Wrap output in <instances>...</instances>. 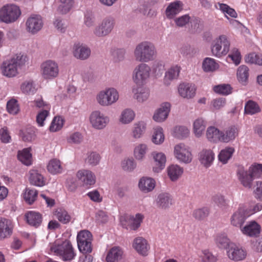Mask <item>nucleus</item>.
I'll return each mask as SVG.
<instances>
[{"mask_svg":"<svg viewBox=\"0 0 262 262\" xmlns=\"http://www.w3.org/2000/svg\"><path fill=\"white\" fill-rule=\"evenodd\" d=\"M25 62V57L20 54L4 61L1 66L3 75L9 78L16 76L18 74V69L24 66Z\"/></svg>","mask_w":262,"mask_h":262,"instance_id":"1","label":"nucleus"},{"mask_svg":"<svg viewBox=\"0 0 262 262\" xmlns=\"http://www.w3.org/2000/svg\"><path fill=\"white\" fill-rule=\"evenodd\" d=\"M156 50L151 42L144 41L139 43L134 50V56L136 61L147 62L153 60L156 56Z\"/></svg>","mask_w":262,"mask_h":262,"instance_id":"2","label":"nucleus"},{"mask_svg":"<svg viewBox=\"0 0 262 262\" xmlns=\"http://www.w3.org/2000/svg\"><path fill=\"white\" fill-rule=\"evenodd\" d=\"M50 250L56 255L61 256L64 261L72 260L75 256L72 244L68 240H66L61 244L52 246Z\"/></svg>","mask_w":262,"mask_h":262,"instance_id":"3","label":"nucleus"},{"mask_svg":"<svg viewBox=\"0 0 262 262\" xmlns=\"http://www.w3.org/2000/svg\"><path fill=\"white\" fill-rule=\"evenodd\" d=\"M20 14L18 7L14 5H6L0 9V21L7 24L13 23Z\"/></svg>","mask_w":262,"mask_h":262,"instance_id":"4","label":"nucleus"},{"mask_svg":"<svg viewBox=\"0 0 262 262\" xmlns=\"http://www.w3.org/2000/svg\"><path fill=\"white\" fill-rule=\"evenodd\" d=\"M230 43L227 37L224 35H220L213 41L211 47V52L213 55L220 57L225 55L229 50Z\"/></svg>","mask_w":262,"mask_h":262,"instance_id":"5","label":"nucleus"},{"mask_svg":"<svg viewBox=\"0 0 262 262\" xmlns=\"http://www.w3.org/2000/svg\"><path fill=\"white\" fill-rule=\"evenodd\" d=\"M115 25V21L114 18L110 16L106 17L95 28L93 33L98 37H105L111 33Z\"/></svg>","mask_w":262,"mask_h":262,"instance_id":"6","label":"nucleus"},{"mask_svg":"<svg viewBox=\"0 0 262 262\" xmlns=\"http://www.w3.org/2000/svg\"><path fill=\"white\" fill-rule=\"evenodd\" d=\"M118 98V93L114 88L101 91L97 96L98 102L102 106L110 105L116 102Z\"/></svg>","mask_w":262,"mask_h":262,"instance_id":"7","label":"nucleus"},{"mask_svg":"<svg viewBox=\"0 0 262 262\" xmlns=\"http://www.w3.org/2000/svg\"><path fill=\"white\" fill-rule=\"evenodd\" d=\"M41 74L45 79H50L57 77L59 73L58 64L52 60H47L41 65Z\"/></svg>","mask_w":262,"mask_h":262,"instance_id":"8","label":"nucleus"},{"mask_svg":"<svg viewBox=\"0 0 262 262\" xmlns=\"http://www.w3.org/2000/svg\"><path fill=\"white\" fill-rule=\"evenodd\" d=\"M150 67L145 63H140L134 70L133 79L136 84L141 85L149 77Z\"/></svg>","mask_w":262,"mask_h":262,"instance_id":"9","label":"nucleus"},{"mask_svg":"<svg viewBox=\"0 0 262 262\" xmlns=\"http://www.w3.org/2000/svg\"><path fill=\"white\" fill-rule=\"evenodd\" d=\"M142 220L143 216L140 214H137L135 217L130 215L122 216L120 222L123 228L135 231L140 227Z\"/></svg>","mask_w":262,"mask_h":262,"instance_id":"10","label":"nucleus"},{"mask_svg":"<svg viewBox=\"0 0 262 262\" xmlns=\"http://www.w3.org/2000/svg\"><path fill=\"white\" fill-rule=\"evenodd\" d=\"M27 31L34 34L40 31L43 26L42 18L38 15H32L26 22Z\"/></svg>","mask_w":262,"mask_h":262,"instance_id":"11","label":"nucleus"},{"mask_svg":"<svg viewBox=\"0 0 262 262\" xmlns=\"http://www.w3.org/2000/svg\"><path fill=\"white\" fill-rule=\"evenodd\" d=\"M250 214L246 208L239 207L232 215L230 222L232 225L234 227L242 228L247 218Z\"/></svg>","mask_w":262,"mask_h":262,"instance_id":"12","label":"nucleus"},{"mask_svg":"<svg viewBox=\"0 0 262 262\" xmlns=\"http://www.w3.org/2000/svg\"><path fill=\"white\" fill-rule=\"evenodd\" d=\"M174 153L176 158L182 162L189 163L192 160V155L184 144L180 143L176 145Z\"/></svg>","mask_w":262,"mask_h":262,"instance_id":"13","label":"nucleus"},{"mask_svg":"<svg viewBox=\"0 0 262 262\" xmlns=\"http://www.w3.org/2000/svg\"><path fill=\"white\" fill-rule=\"evenodd\" d=\"M90 120L92 126L99 129L104 128L108 121V118L99 111L93 112L90 117Z\"/></svg>","mask_w":262,"mask_h":262,"instance_id":"14","label":"nucleus"},{"mask_svg":"<svg viewBox=\"0 0 262 262\" xmlns=\"http://www.w3.org/2000/svg\"><path fill=\"white\" fill-rule=\"evenodd\" d=\"M133 247L139 254L143 256L147 255L150 248L147 241L143 237L135 238L133 241Z\"/></svg>","mask_w":262,"mask_h":262,"instance_id":"15","label":"nucleus"},{"mask_svg":"<svg viewBox=\"0 0 262 262\" xmlns=\"http://www.w3.org/2000/svg\"><path fill=\"white\" fill-rule=\"evenodd\" d=\"M170 110V104L168 102L162 103L154 113L153 119L157 122H162L167 118Z\"/></svg>","mask_w":262,"mask_h":262,"instance_id":"16","label":"nucleus"},{"mask_svg":"<svg viewBox=\"0 0 262 262\" xmlns=\"http://www.w3.org/2000/svg\"><path fill=\"white\" fill-rule=\"evenodd\" d=\"M157 207L162 210L168 209L172 204V197L168 193H160L156 200Z\"/></svg>","mask_w":262,"mask_h":262,"instance_id":"17","label":"nucleus"},{"mask_svg":"<svg viewBox=\"0 0 262 262\" xmlns=\"http://www.w3.org/2000/svg\"><path fill=\"white\" fill-rule=\"evenodd\" d=\"M227 252L229 258L234 261L242 260L246 256V252L234 243L231 244L230 248L227 251Z\"/></svg>","mask_w":262,"mask_h":262,"instance_id":"18","label":"nucleus"},{"mask_svg":"<svg viewBox=\"0 0 262 262\" xmlns=\"http://www.w3.org/2000/svg\"><path fill=\"white\" fill-rule=\"evenodd\" d=\"M237 173L238 179L243 186L248 189L251 188L254 179L249 171L245 170L243 167H239Z\"/></svg>","mask_w":262,"mask_h":262,"instance_id":"19","label":"nucleus"},{"mask_svg":"<svg viewBox=\"0 0 262 262\" xmlns=\"http://www.w3.org/2000/svg\"><path fill=\"white\" fill-rule=\"evenodd\" d=\"M73 54L77 59L84 60L90 56L91 50L88 47L78 43L74 46Z\"/></svg>","mask_w":262,"mask_h":262,"instance_id":"20","label":"nucleus"},{"mask_svg":"<svg viewBox=\"0 0 262 262\" xmlns=\"http://www.w3.org/2000/svg\"><path fill=\"white\" fill-rule=\"evenodd\" d=\"M155 162L152 170L155 172L158 173L165 167L166 158L165 155L162 152H155L152 154Z\"/></svg>","mask_w":262,"mask_h":262,"instance_id":"21","label":"nucleus"},{"mask_svg":"<svg viewBox=\"0 0 262 262\" xmlns=\"http://www.w3.org/2000/svg\"><path fill=\"white\" fill-rule=\"evenodd\" d=\"M12 233L11 221L3 217H0V239L9 237Z\"/></svg>","mask_w":262,"mask_h":262,"instance_id":"22","label":"nucleus"},{"mask_svg":"<svg viewBox=\"0 0 262 262\" xmlns=\"http://www.w3.org/2000/svg\"><path fill=\"white\" fill-rule=\"evenodd\" d=\"M178 91L182 97L190 99L194 96L196 89L194 85L191 84L181 83L179 85Z\"/></svg>","mask_w":262,"mask_h":262,"instance_id":"23","label":"nucleus"},{"mask_svg":"<svg viewBox=\"0 0 262 262\" xmlns=\"http://www.w3.org/2000/svg\"><path fill=\"white\" fill-rule=\"evenodd\" d=\"M199 155L200 162L206 167L210 166L214 159V154L210 149H203Z\"/></svg>","mask_w":262,"mask_h":262,"instance_id":"24","label":"nucleus"},{"mask_svg":"<svg viewBox=\"0 0 262 262\" xmlns=\"http://www.w3.org/2000/svg\"><path fill=\"white\" fill-rule=\"evenodd\" d=\"M27 223L35 227L39 226L42 223V215L39 212L30 211L25 214Z\"/></svg>","mask_w":262,"mask_h":262,"instance_id":"25","label":"nucleus"},{"mask_svg":"<svg viewBox=\"0 0 262 262\" xmlns=\"http://www.w3.org/2000/svg\"><path fill=\"white\" fill-rule=\"evenodd\" d=\"M183 4L180 1L170 3L166 8L165 13L167 17L172 18L183 10Z\"/></svg>","mask_w":262,"mask_h":262,"instance_id":"26","label":"nucleus"},{"mask_svg":"<svg viewBox=\"0 0 262 262\" xmlns=\"http://www.w3.org/2000/svg\"><path fill=\"white\" fill-rule=\"evenodd\" d=\"M77 177L86 185H93L96 181L95 176L92 172L88 170L84 169L78 171Z\"/></svg>","mask_w":262,"mask_h":262,"instance_id":"27","label":"nucleus"},{"mask_svg":"<svg viewBox=\"0 0 262 262\" xmlns=\"http://www.w3.org/2000/svg\"><path fill=\"white\" fill-rule=\"evenodd\" d=\"M221 141L228 143L235 139L238 134L237 128L232 126L228 127L225 132H222Z\"/></svg>","mask_w":262,"mask_h":262,"instance_id":"28","label":"nucleus"},{"mask_svg":"<svg viewBox=\"0 0 262 262\" xmlns=\"http://www.w3.org/2000/svg\"><path fill=\"white\" fill-rule=\"evenodd\" d=\"M123 251L117 247L112 248L108 251L106 260L107 262H119L122 258Z\"/></svg>","mask_w":262,"mask_h":262,"instance_id":"29","label":"nucleus"},{"mask_svg":"<svg viewBox=\"0 0 262 262\" xmlns=\"http://www.w3.org/2000/svg\"><path fill=\"white\" fill-rule=\"evenodd\" d=\"M155 187V182L154 179L149 178H142L139 181V187L140 190L147 193L152 191Z\"/></svg>","mask_w":262,"mask_h":262,"instance_id":"30","label":"nucleus"},{"mask_svg":"<svg viewBox=\"0 0 262 262\" xmlns=\"http://www.w3.org/2000/svg\"><path fill=\"white\" fill-rule=\"evenodd\" d=\"M222 132L214 126L209 127L206 131V137L211 142L216 143L221 141Z\"/></svg>","mask_w":262,"mask_h":262,"instance_id":"31","label":"nucleus"},{"mask_svg":"<svg viewBox=\"0 0 262 262\" xmlns=\"http://www.w3.org/2000/svg\"><path fill=\"white\" fill-rule=\"evenodd\" d=\"M242 231L244 234L250 236H256L260 233V226L256 222L252 221L246 225Z\"/></svg>","mask_w":262,"mask_h":262,"instance_id":"32","label":"nucleus"},{"mask_svg":"<svg viewBox=\"0 0 262 262\" xmlns=\"http://www.w3.org/2000/svg\"><path fill=\"white\" fill-rule=\"evenodd\" d=\"M29 181L32 185L38 187L43 186L45 184L43 176L35 170L30 171Z\"/></svg>","mask_w":262,"mask_h":262,"instance_id":"33","label":"nucleus"},{"mask_svg":"<svg viewBox=\"0 0 262 262\" xmlns=\"http://www.w3.org/2000/svg\"><path fill=\"white\" fill-rule=\"evenodd\" d=\"M216 246L220 249L228 250L230 245L233 243L230 242V239L225 234H220L216 235L215 238Z\"/></svg>","mask_w":262,"mask_h":262,"instance_id":"34","label":"nucleus"},{"mask_svg":"<svg viewBox=\"0 0 262 262\" xmlns=\"http://www.w3.org/2000/svg\"><path fill=\"white\" fill-rule=\"evenodd\" d=\"M183 172V168L178 165H171L167 169L168 175L172 181L177 180Z\"/></svg>","mask_w":262,"mask_h":262,"instance_id":"35","label":"nucleus"},{"mask_svg":"<svg viewBox=\"0 0 262 262\" xmlns=\"http://www.w3.org/2000/svg\"><path fill=\"white\" fill-rule=\"evenodd\" d=\"M60 4L57 11L60 14H66L72 9L74 3V0H59Z\"/></svg>","mask_w":262,"mask_h":262,"instance_id":"36","label":"nucleus"},{"mask_svg":"<svg viewBox=\"0 0 262 262\" xmlns=\"http://www.w3.org/2000/svg\"><path fill=\"white\" fill-rule=\"evenodd\" d=\"M202 67L204 71L210 72L216 70L219 68V65L214 59L207 57L203 62Z\"/></svg>","mask_w":262,"mask_h":262,"instance_id":"37","label":"nucleus"},{"mask_svg":"<svg viewBox=\"0 0 262 262\" xmlns=\"http://www.w3.org/2000/svg\"><path fill=\"white\" fill-rule=\"evenodd\" d=\"M47 169L49 172L53 174L61 173L62 170L60 161L56 159H53L50 161L47 166Z\"/></svg>","mask_w":262,"mask_h":262,"instance_id":"38","label":"nucleus"},{"mask_svg":"<svg viewBox=\"0 0 262 262\" xmlns=\"http://www.w3.org/2000/svg\"><path fill=\"white\" fill-rule=\"evenodd\" d=\"M206 126V122L203 118L196 119L193 123V131L195 136L200 137L205 130Z\"/></svg>","mask_w":262,"mask_h":262,"instance_id":"39","label":"nucleus"},{"mask_svg":"<svg viewBox=\"0 0 262 262\" xmlns=\"http://www.w3.org/2000/svg\"><path fill=\"white\" fill-rule=\"evenodd\" d=\"M17 158L20 161L26 165H31L32 155L30 154V148H25L21 151H19Z\"/></svg>","mask_w":262,"mask_h":262,"instance_id":"40","label":"nucleus"},{"mask_svg":"<svg viewBox=\"0 0 262 262\" xmlns=\"http://www.w3.org/2000/svg\"><path fill=\"white\" fill-rule=\"evenodd\" d=\"M234 151V149L233 147H228L225 148L220 151L218 156L219 160L223 164H226L231 158Z\"/></svg>","mask_w":262,"mask_h":262,"instance_id":"41","label":"nucleus"},{"mask_svg":"<svg viewBox=\"0 0 262 262\" xmlns=\"http://www.w3.org/2000/svg\"><path fill=\"white\" fill-rule=\"evenodd\" d=\"M211 199L219 208L224 209L229 206L227 200L224 195L221 193L214 194L212 196Z\"/></svg>","mask_w":262,"mask_h":262,"instance_id":"42","label":"nucleus"},{"mask_svg":"<svg viewBox=\"0 0 262 262\" xmlns=\"http://www.w3.org/2000/svg\"><path fill=\"white\" fill-rule=\"evenodd\" d=\"M148 148L146 144H140L134 149V156L136 160L142 161L147 151Z\"/></svg>","mask_w":262,"mask_h":262,"instance_id":"43","label":"nucleus"},{"mask_svg":"<svg viewBox=\"0 0 262 262\" xmlns=\"http://www.w3.org/2000/svg\"><path fill=\"white\" fill-rule=\"evenodd\" d=\"M249 69L245 66L242 65L238 67L237 71V76L238 81L242 83H245L249 76Z\"/></svg>","mask_w":262,"mask_h":262,"instance_id":"44","label":"nucleus"},{"mask_svg":"<svg viewBox=\"0 0 262 262\" xmlns=\"http://www.w3.org/2000/svg\"><path fill=\"white\" fill-rule=\"evenodd\" d=\"M260 109L258 105L252 100H249L245 106V113L246 114L253 115L259 113Z\"/></svg>","mask_w":262,"mask_h":262,"instance_id":"45","label":"nucleus"},{"mask_svg":"<svg viewBox=\"0 0 262 262\" xmlns=\"http://www.w3.org/2000/svg\"><path fill=\"white\" fill-rule=\"evenodd\" d=\"M56 217L62 224H67L71 221V217L64 209L60 208L55 212Z\"/></svg>","mask_w":262,"mask_h":262,"instance_id":"46","label":"nucleus"},{"mask_svg":"<svg viewBox=\"0 0 262 262\" xmlns=\"http://www.w3.org/2000/svg\"><path fill=\"white\" fill-rule=\"evenodd\" d=\"M135 116L133 111L127 108L122 112L120 120L123 124H127L134 120Z\"/></svg>","mask_w":262,"mask_h":262,"instance_id":"47","label":"nucleus"},{"mask_svg":"<svg viewBox=\"0 0 262 262\" xmlns=\"http://www.w3.org/2000/svg\"><path fill=\"white\" fill-rule=\"evenodd\" d=\"M245 61L247 63L251 64H257L259 66L262 65V55L251 53L247 55L245 57Z\"/></svg>","mask_w":262,"mask_h":262,"instance_id":"48","label":"nucleus"},{"mask_svg":"<svg viewBox=\"0 0 262 262\" xmlns=\"http://www.w3.org/2000/svg\"><path fill=\"white\" fill-rule=\"evenodd\" d=\"M180 68L178 66L171 67L165 73L164 81L166 82L167 80L171 81L177 79L179 75Z\"/></svg>","mask_w":262,"mask_h":262,"instance_id":"49","label":"nucleus"},{"mask_svg":"<svg viewBox=\"0 0 262 262\" xmlns=\"http://www.w3.org/2000/svg\"><path fill=\"white\" fill-rule=\"evenodd\" d=\"M149 96V91L147 89L139 88L135 93L134 98L138 102H143L147 100Z\"/></svg>","mask_w":262,"mask_h":262,"instance_id":"50","label":"nucleus"},{"mask_svg":"<svg viewBox=\"0 0 262 262\" xmlns=\"http://www.w3.org/2000/svg\"><path fill=\"white\" fill-rule=\"evenodd\" d=\"M164 141V135L163 129L161 127H157L155 129L152 137V141L156 144H160Z\"/></svg>","mask_w":262,"mask_h":262,"instance_id":"51","label":"nucleus"},{"mask_svg":"<svg viewBox=\"0 0 262 262\" xmlns=\"http://www.w3.org/2000/svg\"><path fill=\"white\" fill-rule=\"evenodd\" d=\"M146 125L144 122H139L134 125L133 129V136L135 138H139L145 132Z\"/></svg>","mask_w":262,"mask_h":262,"instance_id":"52","label":"nucleus"},{"mask_svg":"<svg viewBox=\"0 0 262 262\" xmlns=\"http://www.w3.org/2000/svg\"><path fill=\"white\" fill-rule=\"evenodd\" d=\"M38 194V192L36 190L26 189V191L24 194V198L26 202L29 204H32L36 200Z\"/></svg>","mask_w":262,"mask_h":262,"instance_id":"53","label":"nucleus"},{"mask_svg":"<svg viewBox=\"0 0 262 262\" xmlns=\"http://www.w3.org/2000/svg\"><path fill=\"white\" fill-rule=\"evenodd\" d=\"M209 213V209L207 207H203L194 210L193 211L192 215L197 220H204Z\"/></svg>","mask_w":262,"mask_h":262,"instance_id":"54","label":"nucleus"},{"mask_svg":"<svg viewBox=\"0 0 262 262\" xmlns=\"http://www.w3.org/2000/svg\"><path fill=\"white\" fill-rule=\"evenodd\" d=\"M215 92L223 95H227L231 93L232 88L230 84H223L218 85H215L213 88Z\"/></svg>","mask_w":262,"mask_h":262,"instance_id":"55","label":"nucleus"},{"mask_svg":"<svg viewBox=\"0 0 262 262\" xmlns=\"http://www.w3.org/2000/svg\"><path fill=\"white\" fill-rule=\"evenodd\" d=\"M63 120L60 117H55L50 126V130L55 132L60 130L63 126Z\"/></svg>","mask_w":262,"mask_h":262,"instance_id":"56","label":"nucleus"},{"mask_svg":"<svg viewBox=\"0 0 262 262\" xmlns=\"http://www.w3.org/2000/svg\"><path fill=\"white\" fill-rule=\"evenodd\" d=\"M248 170L253 179L259 177L262 174V164H257L251 165Z\"/></svg>","mask_w":262,"mask_h":262,"instance_id":"57","label":"nucleus"},{"mask_svg":"<svg viewBox=\"0 0 262 262\" xmlns=\"http://www.w3.org/2000/svg\"><path fill=\"white\" fill-rule=\"evenodd\" d=\"M77 243L92 241V235L88 230L81 231L77 235Z\"/></svg>","mask_w":262,"mask_h":262,"instance_id":"58","label":"nucleus"},{"mask_svg":"<svg viewBox=\"0 0 262 262\" xmlns=\"http://www.w3.org/2000/svg\"><path fill=\"white\" fill-rule=\"evenodd\" d=\"M121 167L124 171H132L136 168V164L133 159H124L121 163Z\"/></svg>","mask_w":262,"mask_h":262,"instance_id":"59","label":"nucleus"},{"mask_svg":"<svg viewBox=\"0 0 262 262\" xmlns=\"http://www.w3.org/2000/svg\"><path fill=\"white\" fill-rule=\"evenodd\" d=\"M100 160V155L96 152H92L88 155L86 162L92 166L97 165Z\"/></svg>","mask_w":262,"mask_h":262,"instance_id":"60","label":"nucleus"},{"mask_svg":"<svg viewBox=\"0 0 262 262\" xmlns=\"http://www.w3.org/2000/svg\"><path fill=\"white\" fill-rule=\"evenodd\" d=\"M7 110L10 114H16L19 111L17 101L14 99L8 101L7 103Z\"/></svg>","mask_w":262,"mask_h":262,"instance_id":"61","label":"nucleus"},{"mask_svg":"<svg viewBox=\"0 0 262 262\" xmlns=\"http://www.w3.org/2000/svg\"><path fill=\"white\" fill-rule=\"evenodd\" d=\"M21 89L23 93L28 94H33L35 91V88L32 81L23 83L21 86Z\"/></svg>","mask_w":262,"mask_h":262,"instance_id":"62","label":"nucleus"},{"mask_svg":"<svg viewBox=\"0 0 262 262\" xmlns=\"http://www.w3.org/2000/svg\"><path fill=\"white\" fill-rule=\"evenodd\" d=\"M175 133L177 138L182 139L189 136V130L186 127L181 126L176 128Z\"/></svg>","mask_w":262,"mask_h":262,"instance_id":"63","label":"nucleus"},{"mask_svg":"<svg viewBox=\"0 0 262 262\" xmlns=\"http://www.w3.org/2000/svg\"><path fill=\"white\" fill-rule=\"evenodd\" d=\"M92 241H85L81 243H77L78 249L83 253H91L92 251Z\"/></svg>","mask_w":262,"mask_h":262,"instance_id":"64","label":"nucleus"}]
</instances>
